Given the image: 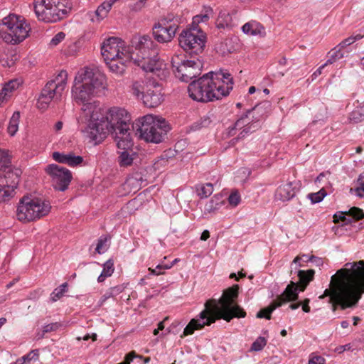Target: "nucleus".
<instances>
[{
    "label": "nucleus",
    "instance_id": "14",
    "mask_svg": "<svg viewBox=\"0 0 364 364\" xmlns=\"http://www.w3.org/2000/svg\"><path fill=\"white\" fill-rule=\"evenodd\" d=\"M84 114L87 118L89 122L83 132L91 140L95 142L102 141L110 132L101 117V109Z\"/></svg>",
    "mask_w": 364,
    "mask_h": 364
},
{
    "label": "nucleus",
    "instance_id": "34",
    "mask_svg": "<svg viewBox=\"0 0 364 364\" xmlns=\"http://www.w3.org/2000/svg\"><path fill=\"white\" fill-rule=\"evenodd\" d=\"M198 196L201 198L210 196L213 192V186L210 183L199 184L196 186Z\"/></svg>",
    "mask_w": 364,
    "mask_h": 364
},
{
    "label": "nucleus",
    "instance_id": "3",
    "mask_svg": "<svg viewBox=\"0 0 364 364\" xmlns=\"http://www.w3.org/2000/svg\"><path fill=\"white\" fill-rule=\"evenodd\" d=\"M233 87V78L224 70L209 72L191 82L188 87L190 97L207 102L228 96Z\"/></svg>",
    "mask_w": 364,
    "mask_h": 364
},
{
    "label": "nucleus",
    "instance_id": "63",
    "mask_svg": "<svg viewBox=\"0 0 364 364\" xmlns=\"http://www.w3.org/2000/svg\"><path fill=\"white\" fill-rule=\"evenodd\" d=\"M346 216L343 215V213H341L340 215L335 214L333 215V222L334 223H338L339 221H344L346 220Z\"/></svg>",
    "mask_w": 364,
    "mask_h": 364
},
{
    "label": "nucleus",
    "instance_id": "11",
    "mask_svg": "<svg viewBox=\"0 0 364 364\" xmlns=\"http://www.w3.org/2000/svg\"><path fill=\"white\" fill-rule=\"evenodd\" d=\"M191 58L193 59H184L182 54H176L171 59L174 74L181 81L187 82L200 74L201 60L198 56Z\"/></svg>",
    "mask_w": 364,
    "mask_h": 364
},
{
    "label": "nucleus",
    "instance_id": "19",
    "mask_svg": "<svg viewBox=\"0 0 364 364\" xmlns=\"http://www.w3.org/2000/svg\"><path fill=\"white\" fill-rule=\"evenodd\" d=\"M133 57L131 52L124 53V54L122 53L112 60H106L105 63L109 71L113 74H115L116 75H122L124 73L128 64L130 63Z\"/></svg>",
    "mask_w": 364,
    "mask_h": 364
},
{
    "label": "nucleus",
    "instance_id": "24",
    "mask_svg": "<svg viewBox=\"0 0 364 364\" xmlns=\"http://www.w3.org/2000/svg\"><path fill=\"white\" fill-rule=\"evenodd\" d=\"M53 159L61 164H68L70 166H76L80 165L83 161V158L80 156H75L73 153H60V152H53L52 154Z\"/></svg>",
    "mask_w": 364,
    "mask_h": 364
},
{
    "label": "nucleus",
    "instance_id": "6",
    "mask_svg": "<svg viewBox=\"0 0 364 364\" xmlns=\"http://www.w3.org/2000/svg\"><path fill=\"white\" fill-rule=\"evenodd\" d=\"M136 48L139 50L141 59H134V63L146 72L153 73L160 78L165 77L166 71L164 70L165 65L158 56L159 46L151 37L149 36L139 37Z\"/></svg>",
    "mask_w": 364,
    "mask_h": 364
},
{
    "label": "nucleus",
    "instance_id": "23",
    "mask_svg": "<svg viewBox=\"0 0 364 364\" xmlns=\"http://www.w3.org/2000/svg\"><path fill=\"white\" fill-rule=\"evenodd\" d=\"M300 287L297 283L291 282L283 293L275 299L277 303H281V306L286 302L296 301L298 299Z\"/></svg>",
    "mask_w": 364,
    "mask_h": 364
},
{
    "label": "nucleus",
    "instance_id": "25",
    "mask_svg": "<svg viewBox=\"0 0 364 364\" xmlns=\"http://www.w3.org/2000/svg\"><path fill=\"white\" fill-rule=\"evenodd\" d=\"M271 108L269 102L265 101L255 105L252 109H249L251 112L252 118L255 119V122H258L263 118L267 116Z\"/></svg>",
    "mask_w": 364,
    "mask_h": 364
},
{
    "label": "nucleus",
    "instance_id": "56",
    "mask_svg": "<svg viewBox=\"0 0 364 364\" xmlns=\"http://www.w3.org/2000/svg\"><path fill=\"white\" fill-rule=\"evenodd\" d=\"M210 18L208 14L204 15H198L193 18V22L194 23H200L206 21Z\"/></svg>",
    "mask_w": 364,
    "mask_h": 364
},
{
    "label": "nucleus",
    "instance_id": "29",
    "mask_svg": "<svg viewBox=\"0 0 364 364\" xmlns=\"http://www.w3.org/2000/svg\"><path fill=\"white\" fill-rule=\"evenodd\" d=\"M129 149H121L122 151L119 152L118 164L120 167H127L133 164L136 154L133 151H129Z\"/></svg>",
    "mask_w": 364,
    "mask_h": 364
},
{
    "label": "nucleus",
    "instance_id": "31",
    "mask_svg": "<svg viewBox=\"0 0 364 364\" xmlns=\"http://www.w3.org/2000/svg\"><path fill=\"white\" fill-rule=\"evenodd\" d=\"M57 6L60 16L63 18L71 10V4L68 0H53L51 4Z\"/></svg>",
    "mask_w": 364,
    "mask_h": 364
},
{
    "label": "nucleus",
    "instance_id": "38",
    "mask_svg": "<svg viewBox=\"0 0 364 364\" xmlns=\"http://www.w3.org/2000/svg\"><path fill=\"white\" fill-rule=\"evenodd\" d=\"M16 59V55L12 53H4L0 55V63L5 68L12 67L15 64Z\"/></svg>",
    "mask_w": 364,
    "mask_h": 364
},
{
    "label": "nucleus",
    "instance_id": "13",
    "mask_svg": "<svg viewBox=\"0 0 364 364\" xmlns=\"http://www.w3.org/2000/svg\"><path fill=\"white\" fill-rule=\"evenodd\" d=\"M180 46L191 57L198 56L203 51L205 37L196 28L184 30L178 37Z\"/></svg>",
    "mask_w": 364,
    "mask_h": 364
},
{
    "label": "nucleus",
    "instance_id": "21",
    "mask_svg": "<svg viewBox=\"0 0 364 364\" xmlns=\"http://www.w3.org/2000/svg\"><path fill=\"white\" fill-rule=\"evenodd\" d=\"M256 124L257 122H255V119L252 118L251 112L247 110L245 114L242 115L236 121L235 123V127L232 128V129H242V131L240 132L239 136L240 137H243L245 134H247L248 133L255 130V129L257 127Z\"/></svg>",
    "mask_w": 364,
    "mask_h": 364
},
{
    "label": "nucleus",
    "instance_id": "62",
    "mask_svg": "<svg viewBox=\"0 0 364 364\" xmlns=\"http://www.w3.org/2000/svg\"><path fill=\"white\" fill-rule=\"evenodd\" d=\"M36 355H38L37 353H35L34 350H33L30 353H28V355L23 356L21 358V360H23V362H26V360H31Z\"/></svg>",
    "mask_w": 364,
    "mask_h": 364
},
{
    "label": "nucleus",
    "instance_id": "22",
    "mask_svg": "<svg viewBox=\"0 0 364 364\" xmlns=\"http://www.w3.org/2000/svg\"><path fill=\"white\" fill-rule=\"evenodd\" d=\"M297 191V183L294 182H287L281 184L276 190L274 198L277 200L285 202L293 198Z\"/></svg>",
    "mask_w": 364,
    "mask_h": 364
},
{
    "label": "nucleus",
    "instance_id": "39",
    "mask_svg": "<svg viewBox=\"0 0 364 364\" xmlns=\"http://www.w3.org/2000/svg\"><path fill=\"white\" fill-rule=\"evenodd\" d=\"M145 91L146 85H144V82L136 81L132 84V94L137 98H141L143 100V95L145 94Z\"/></svg>",
    "mask_w": 364,
    "mask_h": 364
},
{
    "label": "nucleus",
    "instance_id": "59",
    "mask_svg": "<svg viewBox=\"0 0 364 364\" xmlns=\"http://www.w3.org/2000/svg\"><path fill=\"white\" fill-rule=\"evenodd\" d=\"M309 302L310 300L309 299H306L304 300L302 304H301V305H302L303 311L306 313H309L310 311V307L309 306Z\"/></svg>",
    "mask_w": 364,
    "mask_h": 364
},
{
    "label": "nucleus",
    "instance_id": "16",
    "mask_svg": "<svg viewBox=\"0 0 364 364\" xmlns=\"http://www.w3.org/2000/svg\"><path fill=\"white\" fill-rule=\"evenodd\" d=\"M53 0H35L34 11L38 20L45 22H56L61 19L57 6L51 5ZM52 4H53L52 3Z\"/></svg>",
    "mask_w": 364,
    "mask_h": 364
},
{
    "label": "nucleus",
    "instance_id": "43",
    "mask_svg": "<svg viewBox=\"0 0 364 364\" xmlns=\"http://www.w3.org/2000/svg\"><path fill=\"white\" fill-rule=\"evenodd\" d=\"M11 163V156L9 151L0 149V170L9 165Z\"/></svg>",
    "mask_w": 364,
    "mask_h": 364
},
{
    "label": "nucleus",
    "instance_id": "4",
    "mask_svg": "<svg viewBox=\"0 0 364 364\" xmlns=\"http://www.w3.org/2000/svg\"><path fill=\"white\" fill-rule=\"evenodd\" d=\"M74 82L72 88L73 97L77 103L82 105V113L100 110L99 102L90 100L93 97L104 93L107 89L106 76L100 71L86 68L78 73L75 77Z\"/></svg>",
    "mask_w": 364,
    "mask_h": 364
},
{
    "label": "nucleus",
    "instance_id": "32",
    "mask_svg": "<svg viewBox=\"0 0 364 364\" xmlns=\"http://www.w3.org/2000/svg\"><path fill=\"white\" fill-rule=\"evenodd\" d=\"M114 271V262L112 259H108L103 264V269L97 278L98 282H102L107 277H110Z\"/></svg>",
    "mask_w": 364,
    "mask_h": 364
},
{
    "label": "nucleus",
    "instance_id": "33",
    "mask_svg": "<svg viewBox=\"0 0 364 364\" xmlns=\"http://www.w3.org/2000/svg\"><path fill=\"white\" fill-rule=\"evenodd\" d=\"M338 45L336 46L333 49L328 52V60L326 62L327 65L333 64L337 60L344 57V52L342 50Z\"/></svg>",
    "mask_w": 364,
    "mask_h": 364
},
{
    "label": "nucleus",
    "instance_id": "49",
    "mask_svg": "<svg viewBox=\"0 0 364 364\" xmlns=\"http://www.w3.org/2000/svg\"><path fill=\"white\" fill-rule=\"evenodd\" d=\"M62 326V324L58 322L51 323L47 325H45L43 328L44 333H50L53 331H58L60 327Z\"/></svg>",
    "mask_w": 364,
    "mask_h": 364
},
{
    "label": "nucleus",
    "instance_id": "42",
    "mask_svg": "<svg viewBox=\"0 0 364 364\" xmlns=\"http://www.w3.org/2000/svg\"><path fill=\"white\" fill-rule=\"evenodd\" d=\"M68 288V284L66 282L61 284L58 288L54 289L51 294V299L53 301H57L58 299L63 296L65 292H66Z\"/></svg>",
    "mask_w": 364,
    "mask_h": 364
},
{
    "label": "nucleus",
    "instance_id": "15",
    "mask_svg": "<svg viewBox=\"0 0 364 364\" xmlns=\"http://www.w3.org/2000/svg\"><path fill=\"white\" fill-rule=\"evenodd\" d=\"M46 172L50 176L52 186L55 190L65 191L68 189L73 178L68 169L57 164H50L46 168Z\"/></svg>",
    "mask_w": 364,
    "mask_h": 364
},
{
    "label": "nucleus",
    "instance_id": "51",
    "mask_svg": "<svg viewBox=\"0 0 364 364\" xmlns=\"http://www.w3.org/2000/svg\"><path fill=\"white\" fill-rule=\"evenodd\" d=\"M325 358L322 356L312 353L310 356L308 364H325Z\"/></svg>",
    "mask_w": 364,
    "mask_h": 364
},
{
    "label": "nucleus",
    "instance_id": "12",
    "mask_svg": "<svg viewBox=\"0 0 364 364\" xmlns=\"http://www.w3.org/2000/svg\"><path fill=\"white\" fill-rule=\"evenodd\" d=\"M181 22V17L172 13L162 17L152 28L154 39L161 43L171 41Z\"/></svg>",
    "mask_w": 364,
    "mask_h": 364
},
{
    "label": "nucleus",
    "instance_id": "60",
    "mask_svg": "<svg viewBox=\"0 0 364 364\" xmlns=\"http://www.w3.org/2000/svg\"><path fill=\"white\" fill-rule=\"evenodd\" d=\"M136 357V354H135V352L134 351H132L130 353H129L126 356H125V358H124V360L123 362H128L129 364H130V363L132 361L133 358Z\"/></svg>",
    "mask_w": 364,
    "mask_h": 364
},
{
    "label": "nucleus",
    "instance_id": "47",
    "mask_svg": "<svg viewBox=\"0 0 364 364\" xmlns=\"http://www.w3.org/2000/svg\"><path fill=\"white\" fill-rule=\"evenodd\" d=\"M168 164V157L166 154L161 155L154 163V168L160 169Z\"/></svg>",
    "mask_w": 364,
    "mask_h": 364
},
{
    "label": "nucleus",
    "instance_id": "10",
    "mask_svg": "<svg viewBox=\"0 0 364 364\" xmlns=\"http://www.w3.org/2000/svg\"><path fill=\"white\" fill-rule=\"evenodd\" d=\"M68 73L61 70L53 79L48 81L42 90L37 101V107L45 110L53 100H60L68 82Z\"/></svg>",
    "mask_w": 364,
    "mask_h": 364
},
{
    "label": "nucleus",
    "instance_id": "30",
    "mask_svg": "<svg viewBox=\"0 0 364 364\" xmlns=\"http://www.w3.org/2000/svg\"><path fill=\"white\" fill-rule=\"evenodd\" d=\"M224 200L222 196L217 194L215 195L205 205V212L208 213H215L223 205Z\"/></svg>",
    "mask_w": 364,
    "mask_h": 364
},
{
    "label": "nucleus",
    "instance_id": "40",
    "mask_svg": "<svg viewBox=\"0 0 364 364\" xmlns=\"http://www.w3.org/2000/svg\"><path fill=\"white\" fill-rule=\"evenodd\" d=\"M0 182V203L9 200L14 196V191Z\"/></svg>",
    "mask_w": 364,
    "mask_h": 364
},
{
    "label": "nucleus",
    "instance_id": "45",
    "mask_svg": "<svg viewBox=\"0 0 364 364\" xmlns=\"http://www.w3.org/2000/svg\"><path fill=\"white\" fill-rule=\"evenodd\" d=\"M266 343L267 341L265 338L260 336L252 344L251 350L259 351L266 346Z\"/></svg>",
    "mask_w": 364,
    "mask_h": 364
},
{
    "label": "nucleus",
    "instance_id": "48",
    "mask_svg": "<svg viewBox=\"0 0 364 364\" xmlns=\"http://www.w3.org/2000/svg\"><path fill=\"white\" fill-rule=\"evenodd\" d=\"M240 196L237 191L232 192L228 197L229 203L234 207L240 203Z\"/></svg>",
    "mask_w": 364,
    "mask_h": 364
},
{
    "label": "nucleus",
    "instance_id": "41",
    "mask_svg": "<svg viewBox=\"0 0 364 364\" xmlns=\"http://www.w3.org/2000/svg\"><path fill=\"white\" fill-rule=\"evenodd\" d=\"M350 120L353 123L364 121V106L359 107L353 110L350 115Z\"/></svg>",
    "mask_w": 364,
    "mask_h": 364
},
{
    "label": "nucleus",
    "instance_id": "50",
    "mask_svg": "<svg viewBox=\"0 0 364 364\" xmlns=\"http://www.w3.org/2000/svg\"><path fill=\"white\" fill-rule=\"evenodd\" d=\"M65 34L63 32H58L50 41V45L52 46H56L63 40H64Z\"/></svg>",
    "mask_w": 364,
    "mask_h": 364
},
{
    "label": "nucleus",
    "instance_id": "5",
    "mask_svg": "<svg viewBox=\"0 0 364 364\" xmlns=\"http://www.w3.org/2000/svg\"><path fill=\"white\" fill-rule=\"evenodd\" d=\"M105 124L113 136L118 149H129L133 146L130 135V116L123 108L112 107L105 116L101 115Z\"/></svg>",
    "mask_w": 364,
    "mask_h": 364
},
{
    "label": "nucleus",
    "instance_id": "8",
    "mask_svg": "<svg viewBox=\"0 0 364 364\" xmlns=\"http://www.w3.org/2000/svg\"><path fill=\"white\" fill-rule=\"evenodd\" d=\"M29 31V25L24 18L15 14H9L0 23V38L9 44L16 45L23 41Z\"/></svg>",
    "mask_w": 364,
    "mask_h": 364
},
{
    "label": "nucleus",
    "instance_id": "27",
    "mask_svg": "<svg viewBox=\"0 0 364 364\" xmlns=\"http://www.w3.org/2000/svg\"><path fill=\"white\" fill-rule=\"evenodd\" d=\"M215 25L219 29L232 28L234 26L232 15L226 10H221L216 18Z\"/></svg>",
    "mask_w": 364,
    "mask_h": 364
},
{
    "label": "nucleus",
    "instance_id": "36",
    "mask_svg": "<svg viewBox=\"0 0 364 364\" xmlns=\"http://www.w3.org/2000/svg\"><path fill=\"white\" fill-rule=\"evenodd\" d=\"M20 121V112H15L11 116L8 125V132L11 136H14L18 131Z\"/></svg>",
    "mask_w": 364,
    "mask_h": 364
},
{
    "label": "nucleus",
    "instance_id": "1",
    "mask_svg": "<svg viewBox=\"0 0 364 364\" xmlns=\"http://www.w3.org/2000/svg\"><path fill=\"white\" fill-rule=\"evenodd\" d=\"M364 294V260L347 262L331 277L330 288L319 296L322 299L329 296L333 311L337 306L341 309L353 308L357 305Z\"/></svg>",
    "mask_w": 364,
    "mask_h": 364
},
{
    "label": "nucleus",
    "instance_id": "18",
    "mask_svg": "<svg viewBox=\"0 0 364 364\" xmlns=\"http://www.w3.org/2000/svg\"><path fill=\"white\" fill-rule=\"evenodd\" d=\"M162 85L154 80H149L146 83L145 94L143 95V103L148 107H156L164 100Z\"/></svg>",
    "mask_w": 364,
    "mask_h": 364
},
{
    "label": "nucleus",
    "instance_id": "44",
    "mask_svg": "<svg viewBox=\"0 0 364 364\" xmlns=\"http://www.w3.org/2000/svg\"><path fill=\"white\" fill-rule=\"evenodd\" d=\"M326 196V192L323 188H322L317 193L309 194L308 198L311 200L313 203H317L321 202Z\"/></svg>",
    "mask_w": 364,
    "mask_h": 364
},
{
    "label": "nucleus",
    "instance_id": "2",
    "mask_svg": "<svg viewBox=\"0 0 364 364\" xmlns=\"http://www.w3.org/2000/svg\"><path fill=\"white\" fill-rule=\"evenodd\" d=\"M238 291L239 286L234 284L223 291L218 301L215 299L208 300L205 304V309L199 314V318L191 319L186 326L183 336L191 335L195 330L200 329L205 325L210 326L218 319L223 318L230 322L234 317L244 318L246 313L235 304Z\"/></svg>",
    "mask_w": 364,
    "mask_h": 364
},
{
    "label": "nucleus",
    "instance_id": "7",
    "mask_svg": "<svg viewBox=\"0 0 364 364\" xmlns=\"http://www.w3.org/2000/svg\"><path fill=\"white\" fill-rule=\"evenodd\" d=\"M136 134L147 142H161L169 130V126L164 119L152 114L144 116L134 124Z\"/></svg>",
    "mask_w": 364,
    "mask_h": 364
},
{
    "label": "nucleus",
    "instance_id": "64",
    "mask_svg": "<svg viewBox=\"0 0 364 364\" xmlns=\"http://www.w3.org/2000/svg\"><path fill=\"white\" fill-rule=\"evenodd\" d=\"M357 184L358 187L364 188V173H360L357 179Z\"/></svg>",
    "mask_w": 364,
    "mask_h": 364
},
{
    "label": "nucleus",
    "instance_id": "52",
    "mask_svg": "<svg viewBox=\"0 0 364 364\" xmlns=\"http://www.w3.org/2000/svg\"><path fill=\"white\" fill-rule=\"evenodd\" d=\"M212 122V120L210 119V116H204L198 122H197V124L196 127L198 128H203V127H208Z\"/></svg>",
    "mask_w": 364,
    "mask_h": 364
},
{
    "label": "nucleus",
    "instance_id": "58",
    "mask_svg": "<svg viewBox=\"0 0 364 364\" xmlns=\"http://www.w3.org/2000/svg\"><path fill=\"white\" fill-rule=\"evenodd\" d=\"M328 65L326 63H325L323 65L320 66L312 75V79L316 78L318 75H320L322 73V70Z\"/></svg>",
    "mask_w": 364,
    "mask_h": 364
},
{
    "label": "nucleus",
    "instance_id": "9",
    "mask_svg": "<svg viewBox=\"0 0 364 364\" xmlns=\"http://www.w3.org/2000/svg\"><path fill=\"white\" fill-rule=\"evenodd\" d=\"M50 210L48 201L24 196L17 208L16 216L20 221L29 222L46 215Z\"/></svg>",
    "mask_w": 364,
    "mask_h": 364
},
{
    "label": "nucleus",
    "instance_id": "20",
    "mask_svg": "<svg viewBox=\"0 0 364 364\" xmlns=\"http://www.w3.org/2000/svg\"><path fill=\"white\" fill-rule=\"evenodd\" d=\"M21 170L7 165L0 170V182L14 191L19 183Z\"/></svg>",
    "mask_w": 364,
    "mask_h": 364
},
{
    "label": "nucleus",
    "instance_id": "54",
    "mask_svg": "<svg viewBox=\"0 0 364 364\" xmlns=\"http://www.w3.org/2000/svg\"><path fill=\"white\" fill-rule=\"evenodd\" d=\"M124 289V287L123 285H119V286H116V287H114L112 288H111L109 289V291H111L112 294L114 296L115 295H117L119 294H120L121 292H122Z\"/></svg>",
    "mask_w": 364,
    "mask_h": 364
},
{
    "label": "nucleus",
    "instance_id": "17",
    "mask_svg": "<svg viewBox=\"0 0 364 364\" xmlns=\"http://www.w3.org/2000/svg\"><path fill=\"white\" fill-rule=\"evenodd\" d=\"M129 52H131L130 49L124 46V42L116 37H111L105 40L101 48V53L105 61Z\"/></svg>",
    "mask_w": 364,
    "mask_h": 364
},
{
    "label": "nucleus",
    "instance_id": "55",
    "mask_svg": "<svg viewBox=\"0 0 364 364\" xmlns=\"http://www.w3.org/2000/svg\"><path fill=\"white\" fill-rule=\"evenodd\" d=\"M350 192L351 193H355L356 194L357 196L360 197V198H363V193H364V188H360V187H358L357 186L356 188H350Z\"/></svg>",
    "mask_w": 364,
    "mask_h": 364
},
{
    "label": "nucleus",
    "instance_id": "57",
    "mask_svg": "<svg viewBox=\"0 0 364 364\" xmlns=\"http://www.w3.org/2000/svg\"><path fill=\"white\" fill-rule=\"evenodd\" d=\"M309 261L314 263L316 266H322L323 264V259L321 258L315 257L314 255L310 257Z\"/></svg>",
    "mask_w": 364,
    "mask_h": 364
},
{
    "label": "nucleus",
    "instance_id": "61",
    "mask_svg": "<svg viewBox=\"0 0 364 364\" xmlns=\"http://www.w3.org/2000/svg\"><path fill=\"white\" fill-rule=\"evenodd\" d=\"M113 297L110 291H107L103 296H102L100 302V305H102L107 299Z\"/></svg>",
    "mask_w": 364,
    "mask_h": 364
},
{
    "label": "nucleus",
    "instance_id": "35",
    "mask_svg": "<svg viewBox=\"0 0 364 364\" xmlns=\"http://www.w3.org/2000/svg\"><path fill=\"white\" fill-rule=\"evenodd\" d=\"M279 306H281V303H277L274 300L269 306L258 311L257 317L259 318H265L267 319H270L272 311Z\"/></svg>",
    "mask_w": 364,
    "mask_h": 364
},
{
    "label": "nucleus",
    "instance_id": "26",
    "mask_svg": "<svg viewBox=\"0 0 364 364\" xmlns=\"http://www.w3.org/2000/svg\"><path fill=\"white\" fill-rule=\"evenodd\" d=\"M242 31L244 33L250 36H265V29L259 23L252 21L246 23L242 27Z\"/></svg>",
    "mask_w": 364,
    "mask_h": 364
},
{
    "label": "nucleus",
    "instance_id": "46",
    "mask_svg": "<svg viewBox=\"0 0 364 364\" xmlns=\"http://www.w3.org/2000/svg\"><path fill=\"white\" fill-rule=\"evenodd\" d=\"M348 214L355 220H360L364 218V212L362 209L353 207L348 210Z\"/></svg>",
    "mask_w": 364,
    "mask_h": 364
},
{
    "label": "nucleus",
    "instance_id": "37",
    "mask_svg": "<svg viewBox=\"0 0 364 364\" xmlns=\"http://www.w3.org/2000/svg\"><path fill=\"white\" fill-rule=\"evenodd\" d=\"M109 236L102 235L97 240L95 251L100 255L105 252L109 247Z\"/></svg>",
    "mask_w": 364,
    "mask_h": 364
},
{
    "label": "nucleus",
    "instance_id": "53",
    "mask_svg": "<svg viewBox=\"0 0 364 364\" xmlns=\"http://www.w3.org/2000/svg\"><path fill=\"white\" fill-rule=\"evenodd\" d=\"M144 2L142 0H139L133 4H129V7L133 11H139L144 6Z\"/></svg>",
    "mask_w": 364,
    "mask_h": 364
},
{
    "label": "nucleus",
    "instance_id": "28",
    "mask_svg": "<svg viewBox=\"0 0 364 364\" xmlns=\"http://www.w3.org/2000/svg\"><path fill=\"white\" fill-rule=\"evenodd\" d=\"M315 272L313 269H309L307 271L299 270L298 272V277L299 278V282L297 283L300 287V291H304L309 283L313 280Z\"/></svg>",
    "mask_w": 364,
    "mask_h": 364
}]
</instances>
